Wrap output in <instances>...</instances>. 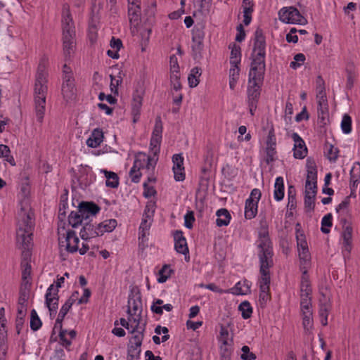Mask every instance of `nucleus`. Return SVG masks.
Returning a JSON list of instances; mask_svg holds the SVG:
<instances>
[{
    "label": "nucleus",
    "instance_id": "1",
    "mask_svg": "<svg viewBox=\"0 0 360 360\" xmlns=\"http://www.w3.org/2000/svg\"><path fill=\"white\" fill-rule=\"evenodd\" d=\"M20 206V210L17 215L16 242L19 248L22 250L21 287L25 290H29L32 284V267L29 259L31 256L30 250L32 247L34 222L29 205L27 203L23 205L22 202Z\"/></svg>",
    "mask_w": 360,
    "mask_h": 360
},
{
    "label": "nucleus",
    "instance_id": "2",
    "mask_svg": "<svg viewBox=\"0 0 360 360\" xmlns=\"http://www.w3.org/2000/svg\"><path fill=\"white\" fill-rule=\"evenodd\" d=\"M49 59L43 56L39 63L34 86V105L37 119L41 122L45 113L46 98L48 91Z\"/></svg>",
    "mask_w": 360,
    "mask_h": 360
},
{
    "label": "nucleus",
    "instance_id": "3",
    "mask_svg": "<svg viewBox=\"0 0 360 360\" xmlns=\"http://www.w3.org/2000/svg\"><path fill=\"white\" fill-rule=\"evenodd\" d=\"M257 248L259 259V288L263 290H269L271 282L269 269L274 266V252L268 233H259Z\"/></svg>",
    "mask_w": 360,
    "mask_h": 360
},
{
    "label": "nucleus",
    "instance_id": "4",
    "mask_svg": "<svg viewBox=\"0 0 360 360\" xmlns=\"http://www.w3.org/2000/svg\"><path fill=\"white\" fill-rule=\"evenodd\" d=\"M63 50L65 61L71 59L76 46L75 28L69 6L64 5L62 14Z\"/></svg>",
    "mask_w": 360,
    "mask_h": 360
},
{
    "label": "nucleus",
    "instance_id": "5",
    "mask_svg": "<svg viewBox=\"0 0 360 360\" xmlns=\"http://www.w3.org/2000/svg\"><path fill=\"white\" fill-rule=\"evenodd\" d=\"M162 122L160 116L155 118L154 129L150 141V158L147 165V170L154 171L158 161L162 141Z\"/></svg>",
    "mask_w": 360,
    "mask_h": 360
},
{
    "label": "nucleus",
    "instance_id": "6",
    "mask_svg": "<svg viewBox=\"0 0 360 360\" xmlns=\"http://www.w3.org/2000/svg\"><path fill=\"white\" fill-rule=\"evenodd\" d=\"M143 310L141 295L139 291L131 292L129 295L127 311L128 319L134 323L130 333H134L139 328Z\"/></svg>",
    "mask_w": 360,
    "mask_h": 360
},
{
    "label": "nucleus",
    "instance_id": "7",
    "mask_svg": "<svg viewBox=\"0 0 360 360\" xmlns=\"http://www.w3.org/2000/svg\"><path fill=\"white\" fill-rule=\"evenodd\" d=\"M59 243L63 245L65 243V250L70 253H75L79 251L81 255H84L89 250V246L87 243L83 242L82 248H79V239L77 237L75 231L68 230L66 231L65 236L64 235V240H61L60 237L58 238Z\"/></svg>",
    "mask_w": 360,
    "mask_h": 360
},
{
    "label": "nucleus",
    "instance_id": "8",
    "mask_svg": "<svg viewBox=\"0 0 360 360\" xmlns=\"http://www.w3.org/2000/svg\"><path fill=\"white\" fill-rule=\"evenodd\" d=\"M146 93V88L143 82H139L135 86L132 94L131 114L133 122H136L141 115V109L143 105V99Z\"/></svg>",
    "mask_w": 360,
    "mask_h": 360
},
{
    "label": "nucleus",
    "instance_id": "9",
    "mask_svg": "<svg viewBox=\"0 0 360 360\" xmlns=\"http://www.w3.org/2000/svg\"><path fill=\"white\" fill-rule=\"evenodd\" d=\"M252 62L249 72L250 80L263 82L266 69L265 56L252 55Z\"/></svg>",
    "mask_w": 360,
    "mask_h": 360
},
{
    "label": "nucleus",
    "instance_id": "10",
    "mask_svg": "<svg viewBox=\"0 0 360 360\" xmlns=\"http://www.w3.org/2000/svg\"><path fill=\"white\" fill-rule=\"evenodd\" d=\"M278 15L279 19L285 23L305 25L307 22L300 11L293 6L281 8Z\"/></svg>",
    "mask_w": 360,
    "mask_h": 360
},
{
    "label": "nucleus",
    "instance_id": "11",
    "mask_svg": "<svg viewBox=\"0 0 360 360\" xmlns=\"http://www.w3.org/2000/svg\"><path fill=\"white\" fill-rule=\"evenodd\" d=\"M261 196L262 193L259 189L254 188L252 190L249 198L245 200V217L247 219H252L257 215L258 202Z\"/></svg>",
    "mask_w": 360,
    "mask_h": 360
},
{
    "label": "nucleus",
    "instance_id": "12",
    "mask_svg": "<svg viewBox=\"0 0 360 360\" xmlns=\"http://www.w3.org/2000/svg\"><path fill=\"white\" fill-rule=\"evenodd\" d=\"M340 222L343 227V231L342 233V252L343 257L346 258L349 257L352 250V227L349 224L347 220L345 218H342L340 219Z\"/></svg>",
    "mask_w": 360,
    "mask_h": 360
},
{
    "label": "nucleus",
    "instance_id": "13",
    "mask_svg": "<svg viewBox=\"0 0 360 360\" xmlns=\"http://www.w3.org/2000/svg\"><path fill=\"white\" fill-rule=\"evenodd\" d=\"M154 210H150L149 205H146L144 210L143 219L139 226V239L143 240L149 234V230L150 229Z\"/></svg>",
    "mask_w": 360,
    "mask_h": 360
},
{
    "label": "nucleus",
    "instance_id": "14",
    "mask_svg": "<svg viewBox=\"0 0 360 360\" xmlns=\"http://www.w3.org/2000/svg\"><path fill=\"white\" fill-rule=\"evenodd\" d=\"M46 304L50 311V316H52V313L56 314L58 305V290L54 288V285H51L46 293Z\"/></svg>",
    "mask_w": 360,
    "mask_h": 360
},
{
    "label": "nucleus",
    "instance_id": "15",
    "mask_svg": "<svg viewBox=\"0 0 360 360\" xmlns=\"http://www.w3.org/2000/svg\"><path fill=\"white\" fill-rule=\"evenodd\" d=\"M100 210L99 206L93 202H82L78 207V211L84 220L95 216Z\"/></svg>",
    "mask_w": 360,
    "mask_h": 360
},
{
    "label": "nucleus",
    "instance_id": "16",
    "mask_svg": "<svg viewBox=\"0 0 360 360\" xmlns=\"http://www.w3.org/2000/svg\"><path fill=\"white\" fill-rule=\"evenodd\" d=\"M131 1H128V15L131 25L136 27L140 21L141 0L133 1L134 2Z\"/></svg>",
    "mask_w": 360,
    "mask_h": 360
},
{
    "label": "nucleus",
    "instance_id": "17",
    "mask_svg": "<svg viewBox=\"0 0 360 360\" xmlns=\"http://www.w3.org/2000/svg\"><path fill=\"white\" fill-rule=\"evenodd\" d=\"M292 138L295 142L293 156L296 159H303L307 155V148L303 139L297 133H293Z\"/></svg>",
    "mask_w": 360,
    "mask_h": 360
},
{
    "label": "nucleus",
    "instance_id": "18",
    "mask_svg": "<svg viewBox=\"0 0 360 360\" xmlns=\"http://www.w3.org/2000/svg\"><path fill=\"white\" fill-rule=\"evenodd\" d=\"M265 37L261 29H257L255 33L254 47L252 55L266 56Z\"/></svg>",
    "mask_w": 360,
    "mask_h": 360
},
{
    "label": "nucleus",
    "instance_id": "19",
    "mask_svg": "<svg viewBox=\"0 0 360 360\" xmlns=\"http://www.w3.org/2000/svg\"><path fill=\"white\" fill-rule=\"evenodd\" d=\"M276 139L274 129H271L269 131L267 139L266 141V162L269 163L274 161L276 150Z\"/></svg>",
    "mask_w": 360,
    "mask_h": 360
},
{
    "label": "nucleus",
    "instance_id": "20",
    "mask_svg": "<svg viewBox=\"0 0 360 360\" xmlns=\"http://www.w3.org/2000/svg\"><path fill=\"white\" fill-rule=\"evenodd\" d=\"M79 234L81 238L86 241L90 238L102 236V231H99L98 225L95 226L93 224L86 222L84 224Z\"/></svg>",
    "mask_w": 360,
    "mask_h": 360
},
{
    "label": "nucleus",
    "instance_id": "21",
    "mask_svg": "<svg viewBox=\"0 0 360 360\" xmlns=\"http://www.w3.org/2000/svg\"><path fill=\"white\" fill-rule=\"evenodd\" d=\"M62 94L66 101L73 98L75 96V79L69 75L63 76Z\"/></svg>",
    "mask_w": 360,
    "mask_h": 360
},
{
    "label": "nucleus",
    "instance_id": "22",
    "mask_svg": "<svg viewBox=\"0 0 360 360\" xmlns=\"http://www.w3.org/2000/svg\"><path fill=\"white\" fill-rule=\"evenodd\" d=\"M249 84L248 87V103H257L259 97L260 96L261 86L263 82H258L255 80H248Z\"/></svg>",
    "mask_w": 360,
    "mask_h": 360
},
{
    "label": "nucleus",
    "instance_id": "23",
    "mask_svg": "<svg viewBox=\"0 0 360 360\" xmlns=\"http://www.w3.org/2000/svg\"><path fill=\"white\" fill-rule=\"evenodd\" d=\"M174 248L179 253L183 254L186 257L188 254V248L187 245L186 240L183 236L181 231H176L174 233Z\"/></svg>",
    "mask_w": 360,
    "mask_h": 360
},
{
    "label": "nucleus",
    "instance_id": "24",
    "mask_svg": "<svg viewBox=\"0 0 360 360\" xmlns=\"http://www.w3.org/2000/svg\"><path fill=\"white\" fill-rule=\"evenodd\" d=\"M350 180L349 184L350 188L356 189L360 181V162H356L354 163L350 170Z\"/></svg>",
    "mask_w": 360,
    "mask_h": 360
},
{
    "label": "nucleus",
    "instance_id": "25",
    "mask_svg": "<svg viewBox=\"0 0 360 360\" xmlns=\"http://www.w3.org/2000/svg\"><path fill=\"white\" fill-rule=\"evenodd\" d=\"M103 134L99 129H94L86 140V145L91 148H96L103 141Z\"/></svg>",
    "mask_w": 360,
    "mask_h": 360
},
{
    "label": "nucleus",
    "instance_id": "26",
    "mask_svg": "<svg viewBox=\"0 0 360 360\" xmlns=\"http://www.w3.org/2000/svg\"><path fill=\"white\" fill-rule=\"evenodd\" d=\"M216 215L217 217L216 219V224L217 226L221 227L224 226H228L231 219L229 212L225 209L221 208L217 210Z\"/></svg>",
    "mask_w": 360,
    "mask_h": 360
},
{
    "label": "nucleus",
    "instance_id": "27",
    "mask_svg": "<svg viewBox=\"0 0 360 360\" xmlns=\"http://www.w3.org/2000/svg\"><path fill=\"white\" fill-rule=\"evenodd\" d=\"M284 197V183L283 179L278 176L276 179L274 184V198L276 200L280 201Z\"/></svg>",
    "mask_w": 360,
    "mask_h": 360
},
{
    "label": "nucleus",
    "instance_id": "28",
    "mask_svg": "<svg viewBox=\"0 0 360 360\" xmlns=\"http://www.w3.org/2000/svg\"><path fill=\"white\" fill-rule=\"evenodd\" d=\"M201 75L202 70L200 68L195 67L191 69L188 77V82L191 88H193L198 86L200 82L199 78Z\"/></svg>",
    "mask_w": 360,
    "mask_h": 360
},
{
    "label": "nucleus",
    "instance_id": "29",
    "mask_svg": "<svg viewBox=\"0 0 360 360\" xmlns=\"http://www.w3.org/2000/svg\"><path fill=\"white\" fill-rule=\"evenodd\" d=\"M150 155H147L145 153L139 152L135 155V159L134 162V168L147 169V165L148 164V159Z\"/></svg>",
    "mask_w": 360,
    "mask_h": 360
},
{
    "label": "nucleus",
    "instance_id": "30",
    "mask_svg": "<svg viewBox=\"0 0 360 360\" xmlns=\"http://www.w3.org/2000/svg\"><path fill=\"white\" fill-rule=\"evenodd\" d=\"M229 70V86L231 89H234L239 79L240 68L238 65H231Z\"/></svg>",
    "mask_w": 360,
    "mask_h": 360
},
{
    "label": "nucleus",
    "instance_id": "31",
    "mask_svg": "<svg viewBox=\"0 0 360 360\" xmlns=\"http://www.w3.org/2000/svg\"><path fill=\"white\" fill-rule=\"evenodd\" d=\"M106 178L105 185L110 188H117L119 185V178L117 174L113 172H109L107 170H102Z\"/></svg>",
    "mask_w": 360,
    "mask_h": 360
},
{
    "label": "nucleus",
    "instance_id": "32",
    "mask_svg": "<svg viewBox=\"0 0 360 360\" xmlns=\"http://www.w3.org/2000/svg\"><path fill=\"white\" fill-rule=\"evenodd\" d=\"M78 292L75 291L74 292L72 295L70 297V298L65 302V303L62 306L60 312H59V316L60 317H65V315L68 314L70 309L72 307L74 302L77 299Z\"/></svg>",
    "mask_w": 360,
    "mask_h": 360
},
{
    "label": "nucleus",
    "instance_id": "33",
    "mask_svg": "<svg viewBox=\"0 0 360 360\" xmlns=\"http://www.w3.org/2000/svg\"><path fill=\"white\" fill-rule=\"evenodd\" d=\"M219 341L221 345H233V337L226 327L221 326L219 331Z\"/></svg>",
    "mask_w": 360,
    "mask_h": 360
},
{
    "label": "nucleus",
    "instance_id": "34",
    "mask_svg": "<svg viewBox=\"0 0 360 360\" xmlns=\"http://www.w3.org/2000/svg\"><path fill=\"white\" fill-rule=\"evenodd\" d=\"M0 158H4L12 166L16 165L14 158L11 155V150L6 145L0 144Z\"/></svg>",
    "mask_w": 360,
    "mask_h": 360
},
{
    "label": "nucleus",
    "instance_id": "35",
    "mask_svg": "<svg viewBox=\"0 0 360 360\" xmlns=\"http://www.w3.org/2000/svg\"><path fill=\"white\" fill-rule=\"evenodd\" d=\"M229 291L237 295H246L250 292V286L247 281H244L243 283L238 282L233 288H231Z\"/></svg>",
    "mask_w": 360,
    "mask_h": 360
},
{
    "label": "nucleus",
    "instance_id": "36",
    "mask_svg": "<svg viewBox=\"0 0 360 360\" xmlns=\"http://www.w3.org/2000/svg\"><path fill=\"white\" fill-rule=\"evenodd\" d=\"M347 84V89H352L354 86L356 78L355 68L353 64H349L346 67Z\"/></svg>",
    "mask_w": 360,
    "mask_h": 360
},
{
    "label": "nucleus",
    "instance_id": "37",
    "mask_svg": "<svg viewBox=\"0 0 360 360\" xmlns=\"http://www.w3.org/2000/svg\"><path fill=\"white\" fill-rule=\"evenodd\" d=\"M99 231H102V235L105 232H111L117 226V221L111 219L105 220L98 224Z\"/></svg>",
    "mask_w": 360,
    "mask_h": 360
},
{
    "label": "nucleus",
    "instance_id": "38",
    "mask_svg": "<svg viewBox=\"0 0 360 360\" xmlns=\"http://www.w3.org/2000/svg\"><path fill=\"white\" fill-rule=\"evenodd\" d=\"M300 226V224H296V239H297V245L298 250H305V248H308L307 243L305 239V236L302 231H300L298 227Z\"/></svg>",
    "mask_w": 360,
    "mask_h": 360
},
{
    "label": "nucleus",
    "instance_id": "39",
    "mask_svg": "<svg viewBox=\"0 0 360 360\" xmlns=\"http://www.w3.org/2000/svg\"><path fill=\"white\" fill-rule=\"evenodd\" d=\"M288 202L287 207L290 210H293L296 207V192L295 188L292 186H290L288 190Z\"/></svg>",
    "mask_w": 360,
    "mask_h": 360
},
{
    "label": "nucleus",
    "instance_id": "40",
    "mask_svg": "<svg viewBox=\"0 0 360 360\" xmlns=\"http://www.w3.org/2000/svg\"><path fill=\"white\" fill-rule=\"evenodd\" d=\"M233 352V345H221L220 356L221 360H231Z\"/></svg>",
    "mask_w": 360,
    "mask_h": 360
},
{
    "label": "nucleus",
    "instance_id": "41",
    "mask_svg": "<svg viewBox=\"0 0 360 360\" xmlns=\"http://www.w3.org/2000/svg\"><path fill=\"white\" fill-rule=\"evenodd\" d=\"M143 331L144 328L139 325V328L134 333V335L132 337L131 344L136 345V347H141L143 339Z\"/></svg>",
    "mask_w": 360,
    "mask_h": 360
},
{
    "label": "nucleus",
    "instance_id": "42",
    "mask_svg": "<svg viewBox=\"0 0 360 360\" xmlns=\"http://www.w3.org/2000/svg\"><path fill=\"white\" fill-rule=\"evenodd\" d=\"M338 152V149L337 148H335L333 145L326 144L325 146V153L326 158L330 162H335L337 160Z\"/></svg>",
    "mask_w": 360,
    "mask_h": 360
},
{
    "label": "nucleus",
    "instance_id": "43",
    "mask_svg": "<svg viewBox=\"0 0 360 360\" xmlns=\"http://www.w3.org/2000/svg\"><path fill=\"white\" fill-rule=\"evenodd\" d=\"M83 219L81 217L80 213L79 211L77 212H71L68 217L69 224L73 227H77L79 225L82 224L83 221Z\"/></svg>",
    "mask_w": 360,
    "mask_h": 360
},
{
    "label": "nucleus",
    "instance_id": "44",
    "mask_svg": "<svg viewBox=\"0 0 360 360\" xmlns=\"http://www.w3.org/2000/svg\"><path fill=\"white\" fill-rule=\"evenodd\" d=\"M333 216L331 213H328L326 214L321 220V231L323 233H328L330 232V229L328 227H331L333 225L332 223Z\"/></svg>",
    "mask_w": 360,
    "mask_h": 360
},
{
    "label": "nucleus",
    "instance_id": "45",
    "mask_svg": "<svg viewBox=\"0 0 360 360\" xmlns=\"http://www.w3.org/2000/svg\"><path fill=\"white\" fill-rule=\"evenodd\" d=\"M238 309L241 311V315L243 319H247L251 316L252 309L248 301L240 303Z\"/></svg>",
    "mask_w": 360,
    "mask_h": 360
},
{
    "label": "nucleus",
    "instance_id": "46",
    "mask_svg": "<svg viewBox=\"0 0 360 360\" xmlns=\"http://www.w3.org/2000/svg\"><path fill=\"white\" fill-rule=\"evenodd\" d=\"M30 316V328L32 330L36 331L41 326V321L34 309L31 311Z\"/></svg>",
    "mask_w": 360,
    "mask_h": 360
},
{
    "label": "nucleus",
    "instance_id": "47",
    "mask_svg": "<svg viewBox=\"0 0 360 360\" xmlns=\"http://www.w3.org/2000/svg\"><path fill=\"white\" fill-rule=\"evenodd\" d=\"M241 53L239 46H234L231 51L230 63L231 65H239L240 63Z\"/></svg>",
    "mask_w": 360,
    "mask_h": 360
},
{
    "label": "nucleus",
    "instance_id": "48",
    "mask_svg": "<svg viewBox=\"0 0 360 360\" xmlns=\"http://www.w3.org/2000/svg\"><path fill=\"white\" fill-rule=\"evenodd\" d=\"M172 269L168 265H164L159 271V278L158 281L160 283L166 282L168 278L170 277Z\"/></svg>",
    "mask_w": 360,
    "mask_h": 360
},
{
    "label": "nucleus",
    "instance_id": "49",
    "mask_svg": "<svg viewBox=\"0 0 360 360\" xmlns=\"http://www.w3.org/2000/svg\"><path fill=\"white\" fill-rule=\"evenodd\" d=\"M341 129L345 134H349L352 131V118L347 114L343 115L341 122Z\"/></svg>",
    "mask_w": 360,
    "mask_h": 360
},
{
    "label": "nucleus",
    "instance_id": "50",
    "mask_svg": "<svg viewBox=\"0 0 360 360\" xmlns=\"http://www.w3.org/2000/svg\"><path fill=\"white\" fill-rule=\"evenodd\" d=\"M330 309V305L327 303L321 304L319 309V315L322 325L326 326L328 323V315Z\"/></svg>",
    "mask_w": 360,
    "mask_h": 360
},
{
    "label": "nucleus",
    "instance_id": "51",
    "mask_svg": "<svg viewBox=\"0 0 360 360\" xmlns=\"http://www.w3.org/2000/svg\"><path fill=\"white\" fill-rule=\"evenodd\" d=\"M303 321L302 324L304 330H309L312 328L313 320H312V311H307L306 313L302 314Z\"/></svg>",
    "mask_w": 360,
    "mask_h": 360
},
{
    "label": "nucleus",
    "instance_id": "52",
    "mask_svg": "<svg viewBox=\"0 0 360 360\" xmlns=\"http://www.w3.org/2000/svg\"><path fill=\"white\" fill-rule=\"evenodd\" d=\"M316 98L318 102V108L326 110L328 108V100L326 97V94L325 93H319L316 94Z\"/></svg>",
    "mask_w": 360,
    "mask_h": 360
},
{
    "label": "nucleus",
    "instance_id": "53",
    "mask_svg": "<svg viewBox=\"0 0 360 360\" xmlns=\"http://www.w3.org/2000/svg\"><path fill=\"white\" fill-rule=\"evenodd\" d=\"M179 73H170V82L172 86V89L176 91L181 90V84L179 81Z\"/></svg>",
    "mask_w": 360,
    "mask_h": 360
},
{
    "label": "nucleus",
    "instance_id": "54",
    "mask_svg": "<svg viewBox=\"0 0 360 360\" xmlns=\"http://www.w3.org/2000/svg\"><path fill=\"white\" fill-rule=\"evenodd\" d=\"M316 195H314L313 192H310V193H305L304 195V206L305 208L309 210H313L314 208V199Z\"/></svg>",
    "mask_w": 360,
    "mask_h": 360
},
{
    "label": "nucleus",
    "instance_id": "55",
    "mask_svg": "<svg viewBox=\"0 0 360 360\" xmlns=\"http://www.w3.org/2000/svg\"><path fill=\"white\" fill-rule=\"evenodd\" d=\"M172 162H173V170H178V169H184V167L183 166L184 165V158L181 156V154H175L172 157Z\"/></svg>",
    "mask_w": 360,
    "mask_h": 360
},
{
    "label": "nucleus",
    "instance_id": "56",
    "mask_svg": "<svg viewBox=\"0 0 360 360\" xmlns=\"http://www.w3.org/2000/svg\"><path fill=\"white\" fill-rule=\"evenodd\" d=\"M242 354L240 355V358L242 360H255L256 359V355L250 351V348L248 346H243Z\"/></svg>",
    "mask_w": 360,
    "mask_h": 360
},
{
    "label": "nucleus",
    "instance_id": "57",
    "mask_svg": "<svg viewBox=\"0 0 360 360\" xmlns=\"http://www.w3.org/2000/svg\"><path fill=\"white\" fill-rule=\"evenodd\" d=\"M294 61L290 64V67L292 69L299 68L305 60V56L303 53H297L294 56Z\"/></svg>",
    "mask_w": 360,
    "mask_h": 360
},
{
    "label": "nucleus",
    "instance_id": "58",
    "mask_svg": "<svg viewBox=\"0 0 360 360\" xmlns=\"http://www.w3.org/2000/svg\"><path fill=\"white\" fill-rule=\"evenodd\" d=\"M164 302L162 300L156 299L154 300L153 304L151 305L150 309L151 311L158 315L162 314V310L161 306H162Z\"/></svg>",
    "mask_w": 360,
    "mask_h": 360
},
{
    "label": "nucleus",
    "instance_id": "59",
    "mask_svg": "<svg viewBox=\"0 0 360 360\" xmlns=\"http://www.w3.org/2000/svg\"><path fill=\"white\" fill-rule=\"evenodd\" d=\"M141 169L134 168L133 166L129 171V176L131 181L134 183H138L140 181L141 173L140 172Z\"/></svg>",
    "mask_w": 360,
    "mask_h": 360
},
{
    "label": "nucleus",
    "instance_id": "60",
    "mask_svg": "<svg viewBox=\"0 0 360 360\" xmlns=\"http://www.w3.org/2000/svg\"><path fill=\"white\" fill-rule=\"evenodd\" d=\"M195 221L193 212H188L184 216V225L188 229H192Z\"/></svg>",
    "mask_w": 360,
    "mask_h": 360
},
{
    "label": "nucleus",
    "instance_id": "61",
    "mask_svg": "<svg viewBox=\"0 0 360 360\" xmlns=\"http://www.w3.org/2000/svg\"><path fill=\"white\" fill-rule=\"evenodd\" d=\"M156 194V191L153 186H150L148 182L143 183V196L146 198L154 196Z\"/></svg>",
    "mask_w": 360,
    "mask_h": 360
},
{
    "label": "nucleus",
    "instance_id": "62",
    "mask_svg": "<svg viewBox=\"0 0 360 360\" xmlns=\"http://www.w3.org/2000/svg\"><path fill=\"white\" fill-rule=\"evenodd\" d=\"M169 63H170V73H176V72L179 73V64H178L177 58L176 57L175 55H172L170 56Z\"/></svg>",
    "mask_w": 360,
    "mask_h": 360
},
{
    "label": "nucleus",
    "instance_id": "63",
    "mask_svg": "<svg viewBox=\"0 0 360 360\" xmlns=\"http://www.w3.org/2000/svg\"><path fill=\"white\" fill-rule=\"evenodd\" d=\"M316 94L325 93V82L321 75L316 77Z\"/></svg>",
    "mask_w": 360,
    "mask_h": 360
},
{
    "label": "nucleus",
    "instance_id": "64",
    "mask_svg": "<svg viewBox=\"0 0 360 360\" xmlns=\"http://www.w3.org/2000/svg\"><path fill=\"white\" fill-rule=\"evenodd\" d=\"M306 273H304V276L301 281L300 291L301 292H311V286L309 280L305 277Z\"/></svg>",
    "mask_w": 360,
    "mask_h": 360
}]
</instances>
